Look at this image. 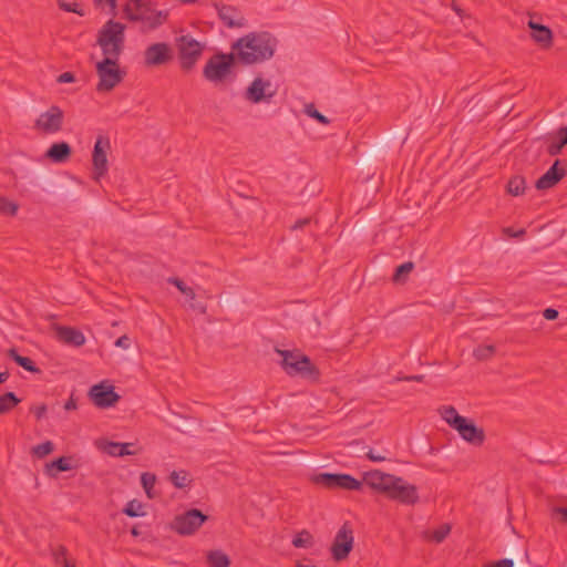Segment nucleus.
<instances>
[{"label":"nucleus","mask_w":567,"mask_h":567,"mask_svg":"<svg viewBox=\"0 0 567 567\" xmlns=\"http://www.w3.org/2000/svg\"><path fill=\"white\" fill-rule=\"evenodd\" d=\"M31 412L35 415V417L38 420H41L44 416V414L47 413V405L41 404V405L33 406L31 409Z\"/></svg>","instance_id":"nucleus-44"},{"label":"nucleus","mask_w":567,"mask_h":567,"mask_svg":"<svg viewBox=\"0 0 567 567\" xmlns=\"http://www.w3.org/2000/svg\"><path fill=\"white\" fill-rule=\"evenodd\" d=\"M460 436L467 443L481 446L485 441V432L482 427L475 425V423L466 417L460 422L455 429Z\"/></svg>","instance_id":"nucleus-18"},{"label":"nucleus","mask_w":567,"mask_h":567,"mask_svg":"<svg viewBox=\"0 0 567 567\" xmlns=\"http://www.w3.org/2000/svg\"><path fill=\"white\" fill-rule=\"evenodd\" d=\"M97 447L103 450L111 456H126V455H136L140 453L141 449L136 447L135 443H120L112 441H102L97 443Z\"/></svg>","instance_id":"nucleus-20"},{"label":"nucleus","mask_w":567,"mask_h":567,"mask_svg":"<svg viewBox=\"0 0 567 567\" xmlns=\"http://www.w3.org/2000/svg\"><path fill=\"white\" fill-rule=\"evenodd\" d=\"M310 223V218H302L295 223L292 229H301Z\"/></svg>","instance_id":"nucleus-51"},{"label":"nucleus","mask_w":567,"mask_h":567,"mask_svg":"<svg viewBox=\"0 0 567 567\" xmlns=\"http://www.w3.org/2000/svg\"><path fill=\"white\" fill-rule=\"evenodd\" d=\"M453 10H454L457 14H460V16H461L462 10H461L456 4H454V3H453Z\"/></svg>","instance_id":"nucleus-60"},{"label":"nucleus","mask_w":567,"mask_h":567,"mask_svg":"<svg viewBox=\"0 0 567 567\" xmlns=\"http://www.w3.org/2000/svg\"><path fill=\"white\" fill-rule=\"evenodd\" d=\"M89 395L93 403L101 409L115 405L120 395L114 391V386L106 385L104 382L95 384L90 389Z\"/></svg>","instance_id":"nucleus-16"},{"label":"nucleus","mask_w":567,"mask_h":567,"mask_svg":"<svg viewBox=\"0 0 567 567\" xmlns=\"http://www.w3.org/2000/svg\"><path fill=\"white\" fill-rule=\"evenodd\" d=\"M305 113H306L308 116H310V117H312V118L317 120L320 124L327 125V124H329V122H330V121L328 120V117H327V116H324L323 114H321V113L316 109V106H315L312 103L307 104V105L305 106Z\"/></svg>","instance_id":"nucleus-38"},{"label":"nucleus","mask_w":567,"mask_h":567,"mask_svg":"<svg viewBox=\"0 0 567 567\" xmlns=\"http://www.w3.org/2000/svg\"><path fill=\"white\" fill-rule=\"evenodd\" d=\"M63 567H76L74 564H72L69 559H63Z\"/></svg>","instance_id":"nucleus-58"},{"label":"nucleus","mask_w":567,"mask_h":567,"mask_svg":"<svg viewBox=\"0 0 567 567\" xmlns=\"http://www.w3.org/2000/svg\"><path fill=\"white\" fill-rule=\"evenodd\" d=\"M524 234H525V230L522 229V230L517 231V234L515 236H522Z\"/></svg>","instance_id":"nucleus-62"},{"label":"nucleus","mask_w":567,"mask_h":567,"mask_svg":"<svg viewBox=\"0 0 567 567\" xmlns=\"http://www.w3.org/2000/svg\"><path fill=\"white\" fill-rule=\"evenodd\" d=\"M169 480L175 487L183 488L188 483V474L185 471H173Z\"/></svg>","instance_id":"nucleus-37"},{"label":"nucleus","mask_w":567,"mask_h":567,"mask_svg":"<svg viewBox=\"0 0 567 567\" xmlns=\"http://www.w3.org/2000/svg\"><path fill=\"white\" fill-rule=\"evenodd\" d=\"M278 41L267 31L250 32L237 39L230 47L243 65L259 64L270 60L276 52Z\"/></svg>","instance_id":"nucleus-1"},{"label":"nucleus","mask_w":567,"mask_h":567,"mask_svg":"<svg viewBox=\"0 0 567 567\" xmlns=\"http://www.w3.org/2000/svg\"><path fill=\"white\" fill-rule=\"evenodd\" d=\"M100 6H109L112 11L116 8V0H96Z\"/></svg>","instance_id":"nucleus-52"},{"label":"nucleus","mask_w":567,"mask_h":567,"mask_svg":"<svg viewBox=\"0 0 567 567\" xmlns=\"http://www.w3.org/2000/svg\"><path fill=\"white\" fill-rule=\"evenodd\" d=\"M367 456L372 462H382L385 460V456L377 454L372 449L369 450Z\"/></svg>","instance_id":"nucleus-49"},{"label":"nucleus","mask_w":567,"mask_h":567,"mask_svg":"<svg viewBox=\"0 0 567 567\" xmlns=\"http://www.w3.org/2000/svg\"><path fill=\"white\" fill-rule=\"evenodd\" d=\"M125 18L131 22L140 23L142 33H150L168 20L167 10H158L155 0H127L124 6Z\"/></svg>","instance_id":"nucleus-3"},{"label":"nucleus","mask_w":567,"mask_h":567,"mask_svg":"<svg viewBox=\"0 0 567 567\" xmlns=\"http://www.w3.org/2000/svg\"><path fill=\"white\" fill-rule=\"evenodd\" d=\"M236 62L237 58L231 50L229 53L217 52L204 65L203 76L215 86L230 83L236 78Z\"/></svg>","instance_id":"nucleus-4"},{"label":"nucleus","mask_w":567,"mask_h":567,"mask_svg":"<svg viewBox=\"0 0 567 567\" xmlns=\"http://www.w3.org/2000/svg\"><path fill=\"white\" fill-rule=\"evenodd\" d=\"M8 357L12 359L18 365L22 367L24 370L31 373L40 372V369L35 365V363L30 358L20 355L16 348L8 350Z\"/></svg>","instance_id":"nucleus-24"},{"label":"nucleus","mask_w":567,"mask_h":567,"mask_svg":"<svg viewBox=\"0 0 567 567\" xmlns=\"http://www.w3.org/2000/svg\"><path fill=\"white\" fill-rule=\"evenodd\" d=\"M192 302L189 303V307L194 310V311H197L202 315L206 313L207 311V307L204 302L202 301H196L195 299L194 300H190Z\"/></svg>","instance_id":"nucleus-43"},{"label":"nucleus","mask_w":567,"mask_h":567,"mask_svg":"<svg viewBox=\"0 0 567 567\" xmlns=\"http://www.w3.org/2000/svg\"><path fill=\"white\" fill-rule=\"evenodd\" d=\"M276 353L281 357L280 365L290 377H301L307 380L317 381L319 371L310 358L299 350H281L276 348Z\"/></svg>","instance_id":"nucleus-6"},{"label":"nucleus","mask_w":567,"mask_h":567,"mask_svg":"<svg viewBox=\"0 0 567 567\" xmlns=\"http://www.w3.org/2000/svg\"><path fill=\"white\" fill-rule=\"evenodd\" d=\"M179 1L185 4H193V3L197 2V0H179Z\"/></svg>","instance_id":"nucleus-59"},{"label":"nucleus","mask_w":567,"mask_h":567,"mask_svg":"<svg viewBox=\"0 0 567 567\" xmlns=\"http://www.w3.org/2000/svg\"><path fill=\"white\" fill-rule=\"evenodd\" d=\"M543 316L547 320H555L558 317V311L554 308H547L544 310Z\"/></svg>","instance_id":"nucleus-48"},{"label":"nucleus","mask_w":567,"mask_h":567,"mask_svg":"<svg viewBox=\"0 0 567 567\" xmlns=\"http://www.w3.org/2000/svg\"><path fill=\"white\" fill-rule=\"evenodd\" d=\"M453 10H454L457 14H460V16H461L462 10H461L456 4H454V3H453Z\"/></svg>","instance_id":"nucleus-61"},{"label":"nucleus","mask_w":567,"mask_h":567,"mask_svg":"<svg viewBox=\"0 0 567 567\" xmlns=\"http://www.w3.org/2000/svg\"><path fill=\"white\" fill-rule=\"evenodd\" d=\"M176 43L182 70L192 71L200 59L205 45L188 34L178 37Z\"/></svg>","instance_id":"nucleus-8"},{"label":"nucleus","mask_w":567,"mask_h":567,"mask_svg":"<svg viewBox=\"0 0 567 567\" xmlns=\"http://www.w3.org/2000/svg\"><path fill=\"white\" fill-rule=\"evenodd\" d=\"M364 482L372 489L401 504L414 505L419 501L416 487L405 482L402 477L375 470L365 473Z\"/></svg>","instance_id":"nucleus-2"},{"label":"nucleus","mask_w":567,"mask_h":567,"mask_svg":"<svg viewBox=\"0 0 567 567\" xmlns=\"http://www.w3.org/2000/svg\"><path fill=\"white\" fill-rule=\"evenodd\" d=\"M168 284L174 285L184 296H186L187 299L194 300L196 297L195 291L193 288L187 287L185 282L176 277H171L167 279Z\"/></svg>","instance_id":"nucleus-33"},{"label":"nucleus","mask_w":567,"mask_h":567,"mask_svg":"<svg viewBox=\"0 0 567 567\" xmlns=\"http://www.w3.org/2000/svg\"><path fill=\"white\" fill-rule=\"evenodd\" d=\"M526 186L525 178L523 176H513L507 183V192L513 196H519L524 193Z\"/></svg>","instance_id":"nucleus-29"},{"label":"nucleus","mask_w":567,"mask_h":567,"mask_svg":"<svg viewBox=\"0 0 567 567\" xmlns=\"http://www.w3.org/2000/svg\"><path fill=\"white\" fill-rule=\"evenodd\" d=\"M206 520V515H204L199 509L193 508L182 515L176 516L172 523V528L179 535H192Z\"/></svg>","instance_id":"nucleus-9"},{"label":"nucleus","mask_w":567,"mask_h":567,"mask_svg":"<svg viewBox=\"0 0 567 567\" xmlns=\"http://www.w3.org/2000/svg\"><path fill=\"white\" fill-rule=\"evenodd\" d=\"M172 56L171 47L165 42H157L144 51V63L146 66H157L169 62Z\"/></svg>","instance_id":"nucleus-17"},{"label":"nucleus","mask_w":567,"mask_h":567,"mask_svg":"<svg viewBox=\"0 0 567 567\" xmlns=\"http://www.w3.org/2000/svg\"><path fill=\"white\" fill-rule=\"evenodd\" d=\"M10 374L9 372H0V384L4 383L9 379Z\"/></svg>","instance_id":"nucleus-57"},{"label":"nucleus","mask_w":567,"mask_h":567,"mask_svg":"<svg viewBox=\"0 0 567 567\" xmlns=\"http://www.w3.org/2000/svg\"><path fill=\"white\" fill-rule=\"evenodd\" d=\"M115 346H116L117 348L128 349V348H130V346H131V340H130V338H128L126 334H124V336L120 337V338L115 341Z\"/></svg>","instance_id":"nucleus-45"},{"label":"nucleus","mask_w":567,"mask_h":567,"mask_svg":"<svg viewBox=\"0 0 567 567\" xmlns=\"http://www.w3.org/2000/svg\"><path fill=\"white\" fill-rule=\"evenodd\" d=\"M316 484L329 488H342L348 491H358L362 483L349 474L320 473L313 476Z\"/></svg>","instance_id":"nucleus-11"},{"label":"nucleus","mask_w":567,"mask_h":567,"mask_svg":"<svg viewBox=\"0 0 567 567\" xmlns=\"http://www.w3.org/2000/svg\"><path fill=\"white\" fill-rule=\"evenodd\" d=\"M559 137H560L559 142H553L551 144L548 145L547 152L551 156L559 155L561 153L563 147L566 145V144H563V136H559Z\"/></svg>","instance_id":"nucleus-42"},{"label":"nucleus","mask_w":567,"mask_h":567,"mask_svg":"<svg viewBox=\"0 0 567 567\" xmlns=\"http://www.w3.org/2000/svg\"><path fill=\"white\" fill-rule=\"evenodd\" d=\"M528 27L532 30L530 35L534 41L544 48H548L551 44L553 32L548 27L534 21L532 18L528 21Z\"/></svg>","instance_id":"nucleus-22"},{"label":"nucleus","mask_w":567,"mask_h":567,"mask_svg":"<svg viewBox=\"0 0 567 567\" xmlns=\"http://www.w3.org/2000/svg\"><path fill=\"white\" fill-rule=\"evenodd\" d=\"M450 532H451L450 525L443 524V525L439 526L432 533L431 539L434 540L435 543H441L446 538V536L450 534Z\"/></svg>","instance_id":"nucleus-39"},{"label":"nucleus","mask_w":567,"mask_h":567,"mask_svg":"<svg viewBox=\"0 0 567 567\" xmlns=\"http://www.w3.org/2000/svg\"><path fill=\"white\" fill-rule=\"evenodd\" d=\"M74 80H75L74 75L71 72H64V73L60 74L56 79V81L59 83H72V82H74Z\"/></svg>","instance_id":"nucleus-47"},{"label":"nucleus","mask_w":567,"mask_h":567,"mask_svg":"<svg viewBox=\"0 0 567 567\" xmlns=\"http://www.w3.org/2000/svg\"><path fill=\"white\" fill-rule=\"evenodd\" d=\"M63 120V111L59 106L52 105L48 111L39 115L35 120L34 128L43 134H55L62 130Z\"/></svg>","instance_id":"nucleus-12"},{"label":"nucleus","mask_w":567,"mask_h":567,"mask_svg":"<svg viewBox=\"0 0 567 567\" xmlns=\"http://www.w3.org/2000/svg\"><path fill=\"white\" fill-rule=\"evenodd\" d=\"M353 547V535L352 529L349 527V525L346 523L342 525V527L337 533L332 547L331 553L332 557L337 560H343L346 559Z\"/></svg>","instance_id":"nucleus-14"},{"label":"nucleus","mask_w":567,"mask_h":567,"mask_svg":"<svg viewBox=\"0 0 567 567\" xmlns=\"http://www.w3.org/2000/svg\"><path fill=\"white\" fill-rule=\"evenodd\" d=\"M207 563L210 567H229L230 560L221 550H210L207 554Z\"/></svg>","instance_id":"nucleus-27"},{"label":"nucleus","mask_w":567,"mask_h":567,"mask_svg":"<svg viewBox=\"0 0 567 567\" xmlns=\"http://www.w3.org/2000/svg\"><path fill=\"white\" fill-rule=\"evenodd\" d=\"M61 10L66 12H74L80 16L83 14L82 10L79 9V4L75 0H58Z\"/></svg>","instance_id":"nucleus-40"},{"label":"nucleus","mask_w":567,"mask_h":567,"mask_svg":"<svg viewBox=\"0 0 567 567\" xmlns=\"http://www.w3.org/2000/svg\"><path fill=\"white\" fill-rule=\"evenodd\" d=\"M423 379H424V375H410V377L401 378L400 380L422 382Z\"/></svg>","instance_id":"nucleus-54"},{"label":"nucleus","mask_w":567,"mask_h":567,"mask_svg":"<svg viewBox=\"0 0 567 567\" xmlns=\"http://www.w3.org/2000/svg\"><path fill=\"white\" fill-rule=\"evenodd\" d=\"M66 549L64 547H61L59 551L55 554V561L58 564L63 565V559H66L65 557Z\"/></svg>","instance_id":"nucleus-50"},{"label":"nucleus","mask_w":567,"mask_h":567,"mask_svg":"<svg viewBox=\"0 0 567 567\" xmlns=\"http://www.w3.org/2000/svg\"><path fill=\"white\" fill-rule=\"evenodd\" d=\"M555 512L559 515H561L563 519L567 522V508L565 507H557Z\"/></svg>","instance_id":"nucleus-56"},{"label":"nucleus","mask_w":567,"mask_h":567,"mask_svg":"<svg viewBox=\"0 0 567 567\" xmlns=\"http://www.w3.org/2000/svg\"><path fill=\"white\" fill-rule=\"evenodd\" d=\"M218 18L229 29H241L247 27V19L244 13L236 7L214 3Z\"/></svg>","instance_id":"nucleus-15"},{"label":"nucleus","mask_w":567,"mask_h":567,"mask_svg":"<svg viewBox=\"0 0 567 567\" xmlns=\"http://www.w3.org/2000/svg\"><path fill=\"white\" fill-rule=\"evenodd\" d=\"M54 451V444L51 441H45L32 447L31 453L38 458H43Z\"/></svg>","instance_id":"nucleus-32"},{"label":"nucleus","mask_w":567,"mask_h":567,"mask_svg":"<svg viewBox=\"0 0 567 567\" xmlns=\"http://www.w3.org/2000/svg\"><path fill=\"white\" fill-rule=\"evenodd\" d=\"M64 409L66 411H72V410H75L76 409V402L73 398H70L65 404H64Z\"/></svg>","instance_id":"nucleus-53"},{"label":"nucleus","mask_w":567,"mask_h":567,"mask_svg":"<svg viewBox=\"0 0 567 567\" xmlns=\"http://www.w3.org/2000/svg\"><path fill=\"white\" fill-rule=\"evenodd\" d=\"M110 148L109 137L99 135L92 154L93 173L96 179L104 176L107 172V152Z\"/></svg>","instance_id":"nucleus-13"},{"label":"nucleus","mask_w":567,"mask_h":567,"mask_svg":"<svg viewBox=\"0 0 567 567\" xmlns=\"http://www.w3.org/2000/svg\"><path fill=\"white\" fill-rule=\"evenodd\" d=\"M559 164L560 161L556 159L549 169L536 181L535 187L538 190H545L554 187L566 176V168H559Z\"/></svg>","instance_id":"nucleus-19"},{"label":"nucleus","mask_w":567,"mask_h":567,"mask_svg":"<svg viewBox=\"0 0 567 567\" xmlns=\"http://www.w3.org/2000/svg\"><path fill=\"white\" fill-rule=\"evenodd\" d=\"M558 136H563V144H567V126H563L558 130Z\"/></svg>","instance_id":"nucleus-55"},{"label":"nucleus","mask_w":567,"mask_h":567,"mask_svg":"<svg viewBox=\"0 0 567 567\" xmlns=\"http://www.w3.org/2000/svg\"><path fill=\"white\" fill-rule=\"evenodd\" d=\"M414 268V264L412 261L404 262L400 265L393 275V281L401 282L405 279V277L412 271Z\"/></svg>","instance_id":"nucleus-35"},{"label":"nucleus","mask_w":567,"mask_h":567,"mask_svg":"<svg viewBox=\"0 0 567 567\" xmlns=\"http://www.w3.org/2000/svg\"><path fill=\"white\" fill-rule=\"evenodd\" d=\"M18 204L0 196V213L8 216H14L18 212Z\"/></svg>","instance_id":"nucleus-36"},{"label":"nucleus","mask_w":567,"mask_h":567,"mask_svg":"<svg viewBox=\"0 0 567 567\" xmlns=\"http://www.w3.org/2000/svg\"><path fill=\"white\" fill-rule=\"evenodd\" d=\"M142 486L148 498H154L153 488L156 483V476L153 473L145 472L141 475Z\"/></svg>","instance_id":"nucleus-30"},{"label":"nucleus","mask_w":567,"mask_h":567,"mask_svg":"<svg viewBox=\"0 0 567 567\" xmlns=\"http://www.w3.org/2000/svg\"><path fill=\"white\" fill-rule=\"evenodd\" d=\"M275 95L276 90L272 89L271 82L269 80L257 76L246 89L244 97L250 103L259 104L262 102L270 103Z\"/></svg>","instance_id":"nucleus-10"},{"label":"nucleus","mask_w":567,"mask_h":567,"mask_svg":"<svg viewBox=\"0 0 567 567\" xmlns=\"http://www.w3.org/2000/svg\"><path fill=\"white\" fill-rule=\"evenodd\" d=\"M494 353V346H480L474 350V357L477 360H486Z\"/></svg>","instance_id":"nucleus-41"},{"label":"nucleus","mask_w":567,"mask_h":567,"mask_svg":"<svg viewBox=\"0 0 567 567\" xmlns=\"http://www.w3.org/2000/svg\"><path fill=\"white\" fill-rule=\"evenodd\" d=\"M440 414L442 419L452 427L455 426L463 421L464 416L460 415L456 409L452 405L442 406L440 409Z\"/></svg>","instance_id":"nucleus-26"},{"label":"nucleus","mask_w":567,"mask_h":567,"mask_svg":"<svg viewBox=\"0 0 567 567\" xmlns=\"http://www.w3.org/2000/svg\"><path fill=\"white\" fill-rule=\"evenodd\" d=\"M96 74L99 83L96 91L109 92L113 90L124 78V72L120 70L118 58L104 56L96 63Z\"/></svg>","instance_id":"nucleus-7"},{"label":"nucleus","mask_w":567,"mask_h":567,"mask_svg":"<svg viewBox=\"0 0 567 567\" xmlns=\"http://www.w3.org/2000/svg\"><path fill=\"white\" fill-rule=\"evenodd\" d=\"M72 150L66 142L54 143L45 153V157L52 163H64L71 156Z\"/></svg>","instance_id":"nucleus-23"},{"label":"nucleus","mask_w":567,"mask_h":567,"mask_svg":"<svg viewBox=\"0 0 567 567\" xmlns=\"http://www.w3.org/2000/svg\"><path fill=\"white\" fill-rule=\"evenodd\" d=\"M55 333L58 340L68 346L78 348L85 343V337L79 329L66 326H58L55 328Z\"/></svg>","instance_id":"nucleus-21"},{"label":"nucleus","mask_w":567,"mask_h":567,"mask_svg":"<svg viewBox=\"0 0 567 567\" xmlns=\"http://www.w3.org/2000/svg\"><path fill=\"white\" fill-rule=\"evenodd\" d=\"M513 566H514V561L512 559L504 558V559L494 561L486 567H513Z\"/></svg>","instance_id":"nucleus-46"},{"label":"nucleus","mask_w":567,"mask_h":567,"mask_svg":"<svg viewBox=\"0 0 567 567\" xmlns=\"http://www.w3.org/2000/svg\"><path fill=\"white\" fill-rule=\"evenodd\" d=\"M123 513L126 514L130 517L143 516L144 515L143 505H142L141 502H138L136 499L130 501L125 505V507L123 509Z\"/></svg>","instance_id":"nucleus-34"},{"label":"nucleus","mask_w":567,"mask_h":567,"mask_svg":"<svg viewBox=\"0 0 567 567\" xmlns=\"http://www.w3.org/2000/svg\"><path fill=\"white\" fill-rule=\"evenodd\" d=\"M125 24L112 19L99 30L96 43L104 56L120 59L125 48Z\"/></svg>","instance_id":"nucleus-5"},{"label":"nucleus","mask_w":567,"mask_h":567,"mask_svg":"<svg viewBox=\"0 0 567 567\" xmlns=\"http://www.w3.org/2000/svg\"><path fill=\"white\" fill-rule=\"evenodd\" d=\"M20 403V399L13 392L0 395V414H4Z\"/></svg>","instance_id":"nucleus-28"},{"label":"nucleus","mask_w":567,"mask_h":567,"mask_svg":"<svg viewBox=\"0 0 567 567\" xmlns=\"http://www.w3.org/2000/svg\"><path fill=\"white\" fill-rule=\"evenodd\" d=\"M72 468L70 457L61 456L45 465V473L55 477L59 472H68Z\"/></svg>","instance_id":"nucleus-25"},{"label":"nucleus","mask_w":567,"mask_h":567,"mask_svg":"<svg viewBox=\"0 0 567 567\" xmlns=\"http://www.w3.org/2000/svg\"><path fill=\"white\" fill-rule=\"evenodd\" d=\"M292 545L296 548H309L312 545V535L303 529L293 537Z\"/></svg>","instance_id":"nucleus-31"}]
</instances>
